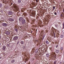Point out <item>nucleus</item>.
I'll return each mask as SVG.
<instances>
[{
    "label": "nucleus",
    "mask_w": 64,
    "mask_h": 64,
    "mask_svg": "<svg viewBox=\"0 0 64 64\" xmlns=\"http://www.w3.org/2000/svg\"><path fill=\"white\" fill-rule=\"evenodd\" d=\"M53 10H54L55 9V6H53Z\"/></svg>",
    "instance_id": "dca6fc26"
},
{
    "label": "nucleus",
    "mask_w": 64,
    "mask_h": 64,
    "mask_svg": "<svg viewBox=\"0 0 64 64\" xmlns=\"http://www.w3.org/2000/svg\"><path fill=\"white\" fill-rule=\"evenodd\" d=\"M36 2L37 3H38V0H36Z\"/></svg>",
    "instance_id": "cd10ccee"
},
{
    "label": "nucleus",
    "mask_w": 64,
    "mask_h": 64,
    "mask_svg": "<svg viewBox=\"0 0 64 64\" xmlns=\"http://www.w3.org/2000/svg\"><path fill=\"white\" fill-rule=\"evenodd\" d=\"M63 27L62 28V29H64V23L63 24Z\"/></svg>",
    "instance_id": "6ab92c4d"
},
{
    "label": "nucleus",
    "mask_w": 64,
    "mask_h": 64,
    "mask_svg": "<svg viewBox=\"0 0 64 64\" xmlns=\"http://www.w3.org/2000/svg\"><path fill=\"white\" fill-rule=\"evenodd\" d=\"M60 64H62L61 63V62H60Z\"/></svg>",
    "instance_id": "7c9ffc66"
},
{
    "label": "nucleus",
    "mask_w": 64,
    "mask_h": 64,
    "mask_svg": "<svg viewBox=\"0 0 64 64\" xmlns=\"http://www.w3.org/2000/svg\"><path fill=\"white\" fill-rule=\"evenodd\" d=\"M11 16H9L8 18H9L8 19V20L10 22H13L14 21V19L13 18H11V17H12Z\"/></svg>",
    "instance_id": "f257e3e1"
},
{
    "label": "nucleus",
    "mask_w": 64,
    "mask_h": 64,
    "mask_svg": "<svg viewBox=\"0 0 64 64\" xmlns=\"http://www.w3.org/2000/svg\"><path fill=\"white\" fill-rule=\"evenodd\" d=\"M31 33H32V32H31Z\"/></svg>",
    "instance_id": "a19ab883"
},
{
    "label": "nucleus",
    "mask_w": 64,
    "mask_h": 64,
    "mask_svg": "<svg viewBox=\"0 0 64 64\" xmlns=\"http://www.w3.org/2000/svg\"><path fill=\"white\" fill-rule=\"evenodd\" d=\"M18 30H17V28L15 29V30L16 31V32H17V31Z\"/></svg>",
    "instance_id": "aec40b11"
},
{
    "label": "nucleus",
    "mask_w": 64,
    "mask_h": 64,
    "mask_svg": "<svg viewBox=\"0 0 64 64\" xmlns=\"http://www.w3.org/2000/svg\"><path fill=\"white\" fill-rule=\"evenodd\" d=\"M64 12V10H63V11Z\"/></svg>",
    "instance_id": "4c0bfd02"
},
{
    "label": "nucleus",
    "mask_w": 64,
    "mask_h": 64,
    "mask_svg": "<svg viewBox=\"0 0 64 64\" xmlns=\"http://www.w3.org/2000/svg\"><path fill=\"white\" fill-rule=\"evenodd\" d=\"M53 17H55V16H53Z\"/></svg>",
    "instance_id": "f704fd0d"
},
{
    "label": "nucleus",
    "mask_w": 64,
    "mask_h": 64,
    "mask_svg": "<svg viewBox=\"0 0 64 64\" xmlns=\"http://www.w3.org/2000/svg\"><path fill=\"white\" fill-rule=\"evenodd\" d=\"M2 25L4 27H7L8 26V24L7 23H4L2 24Z\"/></svg>",
    "instance_id": "f03ea898"
},
{
    "label": "nucleus",
    "mask_w": 64,
    "mask_h": 64,
    "mask_svg": "<svg viewBox=\"0 0 64 64\" xmlns=\"http://www.w3.org/2000/svg\"><path fill=\"white\" fill-rule=\"evenodd\" d=\"M46 56L47 57H48L49 56V55L48 54H46Z\"/></svg>",
    "instance_id": "ddd939ff"
},
{
    "label": "nucleus",
    "mask_w": 64,
    "mask_h": 64,
    "mask_svg": "<svg viewBox=\"0 0 64 64\" xmlns=\"http://www.w3.org/2000/svg\"><path fill=\"white\" fill-rule=\"evenodd\" d=\"M8 14L9 15H12L13 14L12 12V11H10L8 12Z\"/></svg>",
    "instance_id": "423d86ee"
},
{
    "label": "nucleus",
    "mask_w": 64,
    "mask_h": 64,
    "mask_svg": "<svg viewBox=\"0 0 64 64\" xmlns=\"http://www.w3.org/2000/svg\"><path fill=\"white\" fill-rule=\"evenodd\" d=\"M36 31H37V30H36Z\"/></svg>",
    "instance_id": "58836bf2"
},
{
    "label": "nucleus",
    "mask_w": 64,
    "mask_h": 64,
    "mask_svg": "<svg viewBox=\"0 0 64 64\" xmlns=\"http://www.w3.org/2000/svg\"><path fill=\"white\" fill-rule=\"evenodd\" d=\"M23 19V18L22 17H20L19 18V20L20 22H21Z\"/></svg>",
    "instance_id": "7ed1b4c3"
},
{
    "label": "nucleus",
    "mask_w": 64,
    "mask_h": 64,
    "mask_svg": "<svg viewBox=\"0 0 64 64\" xmlns=\"http://www.w3.org/2000/svg\"><path fill=\"white\" fill-rule=\"evenodd\" d=\"M12 4H13V3H12L11 4V5H12Z\"/></svg>",
    "instance_id": "473e14b6"
},
{
    "label": "nucleus",
    "mask_w": 64,
    "mask_h": 64,
    "mask_svg": "<svg viewBox=\"0 0 64 64\" xmlns=\"http://www.w3.org/2000/svg\"><path fill=\"white\" fill-rule=\"evenodd\" d=\"M44 37H43L42 38V40H43L44 39Z\"/></svg>",
    "instance_id": "c756f323"
},
{
    "label": "nucleus",
    "mask_w": 64,
    "mask_h": 64,
    "mask_svg": "<svg viewBox=\"0 0 64 64\" xmlns=\"http://www.w3.org/2000/svg\"><path fill=\"white\" fill-rule=\"evenodd\" d=\"M18 43H19V41H18V42H17V44H18Z\"/></svg>",
    "instance_id": "c85d7f7f"
},
{
    "label": "nucleus",
    "mask_w": 64,
    "mask_h": 64,
    "mask_svg": "<svg viewBox=\"0 0 64 64\" xmlns=\"http://www.w3.org/2000/svg\"><path fill=\"white\" fill-rule=\"evenodd\" d=\"M56 62H54V64H56Z\"/></svg>",
    "instance_id": "393cba45"
},
{
    "label": "nucleus",
    "mask_w": 64,
    "mask_h": 64,
    "mask_svg": "<svg viewBox=\"0 0 64 64\" xmlns=\"http://www.w3.org/2000/svg\"><path fill=\"white\" fill-rule=\"evenodd\" d=\"M18 3H20L21 2V0H18Z\"/></svg>",
    "instance_id": "9b49d317"
},
{
    "label": "nucleus",
    "mask_w": 64,
    "mask_h": 64,
    "mask_svg": "<svg viewBox=\"0 0 64 64\" xmlns=\"http://www.w3.org/2000/svg\"><path fill=\"white\" fill-rule=\"evenodd\" d=\"M60 17H61L62 18H64V14H61L60 15Z\"/></svg>",
    "instance_id": "1a4fd4ad"
},
{
    "label": "nucleus",
    "mask_w": 64,
    "mask_h": 64,
    "mask_svg": "<svg viewBox=\"0 0 64 64\" xmlns=\"http://www.w3.org/2000/svg\"><path fill=\"white\" fill-rule=\"evenodd\" d=\"M54 38H55V34H54Z\"/></svg>",
    "instance_id": "bb28decb"
},
{
    "label": "nucleus",
    "mask_w": 64,
    "mask_h": 64,
    "mask_svg": "<svg viewBox=\"0 0 64 64\" xmlns=\"http://www.w3.org/2000/svg\"><path fill=\"white\" fill-rule=\"evenodd\" d=\"M54 14L55 15H57V13H56V12H54Z\"/></svg>",
    "instance_id": "4be33fe9"
},
{
    "label": "nucleus",
    "mask_w": 64,
    "mask_h": 64,
    "mask_svg": "<svg viewBox=\"0 0 64 64\" xmlns=\"http://www.w3.org/2000/svg\"><path fill=\"white\" fill-rule=\"evenodd\" d=\"M15 62V60H13L12 61V62L13 63H14Z\"/></svg>",
    "instance_id": "a211bd4d"
},
{
    "label": "nucleus",
    "mask_w": 64,
    "mask_h": 64,
    "mask_svg": "<svg viewBox=\"0 0 64 64\" xmlns=\"http://www.w3.org/2000/svg\"><path fill=\"white\" fill-rule=\"evenodd\" d=\"M37 42H38V40H37Z\"/></svg>",
    "instance_id": "e433bc0d"
},
{
    "label": "nucleus",
    "mask_w": 64,
    "mask_h": 64,
    "mask_svg": "<svg viewBox=\"0 0 64 64\" xmlns=\"http://www.w3.org/2000/svg\"><path fill=\"white\" fill-rule=\"evenodd\" d=\"M2 49L3 50H6V46H2Z\"/></svg>",
    "instance_id": "0eeeda50"
},
{
    "label": "nucleus",
    "mask_w": 64,
    "mask_h": 64,
    "mask_svg": "<svg viewBox=\"0 0 64 64\" xmlns=\"http://www.w3.org/2000/svg\"><path fill=\"white\" fill-rule=\"evenodd\" d=\"M58 45H57L56 46V48H57V47H58Z\"/></svg>",
    "instance_id": "b1692460"
},
{
    "label": "nucleus",
    "mask_w": 64,
    "mask_h": 64,
    "mask_svg": "<svg viewBox=\"0 0 64 64\" xmlns=\"http://www.w3.org/2000/svg\"><path fill=\"white\" fill-rule=\"evenodd\" d=\"M18 39V37L16 36L14 37L13 38V39L14 40H17Z\"/></svg>",
    "instance_id": "20e7f679"
},
{
    "label": "nucleus",
    "mask_w": 64,
    "mask_h": 64,
    "mask_svg": "<svg viewBox=\"0 0 64 64\" xmlns=\"http://www.w3.org/2000/svg\"><path fill=\"white\" fill-rule=\"evenodd\" d=\"M20 28H21V27H20Z\"/></svg>",
    "instance_id": "ea45409f"
},
{
    "label": "nucleus",
    "mask_w": 64,
    "mask_h": 64,
    "mask_svg": "<svg viewBox=\"0 0 64 64\" xmlns=\"http://www.w3.org/2000/svg\"><path fill=\"white\" fill-rule=\"evenodd\" d=\"M38 49H36V53H37V52H38Z\"/></svg>",
    "instance_id": "5701e85b"
},
{
    "label": "nucleus",
    "mask_w": 64,
    "mask_h": 64,
    "mask_svg": "<svg viewBox=\"0 0 64 64\" xmlns=\"http://www.w3.org/2000/svg\"><path fill=\"white\" fill-rule=\"evenodd\" d=\"M20 43L22 45L24 44V42L23 41H21L20 42Z\"/></svg>",
    "instance_id": "9d476101"
},
{
    "label": "nucleus",
    "mask_w": 64,
    "mask_h": 64,
    "mask_svg": "<svg viewBox=\"0 0 64 64\" xmlns=\"http://www.w3.org/2000/svg\"><path fill=\"white\" fill-rule=\"evenodd\" d=\"M0 39H1V36H0Z\"/></svg>",
    "instance_id": "72a5a7b5"
},
{
    "label": "nucleus",
    "mask_w": 64,
    "mask_h": 64,
    "mask_svg": "<svg viewBox=\"0 0 64 64\" xmlns=\"http://www.w3.org/2000/svg\"><path fill=\"white\" fill-rule=\"evenodd\" d=\"M5 33L6 35H9V34H10V32H9L7 31Z\"/></svg>",
    "instance_id": "6e6552de"
},
{
    "label": "nucleus",
    "mask_w": 64,
    "mask_h": 64,
    "mask_svg": "<svg viewBox=\"0 0 64 64\" xmlns=\"http://www.w3.org/2000/svg\"><path fill=\"white\" fill-rule=\"evenodd\" d=\"M46 43L47 44H49V42L48 41H47L46 42Z\"/></svg>",
    "instance_id": "2eb2a0df"
},
{
    "label": "nucleus",
    "mask_w": 64,
    "mask_h": 64,
    "mask_svg": "<svg viewBox=\"0 0 64 64\" xmlns=\"http://www.w3.org/2000/svg\"><path fill=\"white\" fill-rule=\"evenodd\" d=\"M25 22H26V21H25V20L24 19L22 21V23L23 24H24L26 23Z\"/></svg>",
    "instance_id": "39448f33"
},
{
    "label": "nucleus",
    "mask_w": 64,
    "mask_h": 64,
    "mask_svg": "<svg viewBox=\"0 0 64 64\" xmlns=\"http://www.w3.org/2000/svg\"><path fill=\"white\" fill-rule=\"evenodd\" d=\"M2 6V4H0V7H1Z\"/></svg>",
    "instance_id": "f3484780"
},
{
    "label": "nucleus",
    "mask_w": 64,
    "mask_h": 64,
    "mask_svg": "<svg viewBox=\"0 0 64 64\" xmlns=\"http://www.w3.org/2000/svg\"><path fill=\"white\" fill-rule=\"evenodd\" d=\"M1 57H0V59H1Z\"/></svg>",
    "instance_id": "c9c22d12"
},
{
    "label": "nucleus",
    "mask_w": 64,
    "mask_h": 64,
    "mask_svg": "<svg viewBox=\"0 0 64 64\" xmlns=\"http://www.w3.org/2000/svg\"><path fill=\"white\" fill-rule=\"evenodd\" d=\"M1 43L0 42V46H1Z\"/></svg>",
    "instance_id": "2f4dec72"
},
{
    "label": "nucleus",
    "mask_w": 64,
    "mask_h": 64,
    "mask_svg": "<svg viewBox=\"0 0 64 64\" xmlns=\"http://www.w3.org/2000/svg\"><path fill=\"white\" fill-rule=\"evenodd\" d=\"M59 50H56V53H59Z\"/></svg>",
    "instance_id": "f8f14e48"
},
{
    "label": "nucleus",
    "mask_w": 64,
    "mask_h": 64,
    "mask_svg": "<svg viewBox=\"0 0 64 64\" xmlns=\"http://www.w3.org/2000/svg\"><path fill=\"white\" fill-rule=\"evenodd\" d=\"M61 49L62 51L63 50V47H61Z\"/></svg>",
    "instance_id": "412c9836"
},
{
    "label": "nucleus",
    "mask_w": 64,
    "mask_h": 64,
    "mask_svg": "<svg viewBox=\"0 0 64 64\" xmlns=\"http://www.w3.org/2000/svg\"><path fill=\"white\" fill-rule=\"evenodd\" d=\"M60 37L62 38H63L64 37V36L63 34H61L60 36Z\"/></svg>",
    "instance_id": "4468645a"
},
{
    "label": "nucleus",
    "mask_w": 64,
    "mask_h": 64,
    "mask_svg": "<svg viewBox=\"0 0 64 64\" xmlns=\"http://www.w3.org/2000/svg\"><path fill=\"white\" fill-rule=\"evenodd\" d=\"M26 60V61H28V59H27V58H26L25 59Z\"/></svg>",
    "instance_id": "a878e982"
}]
</instances>
